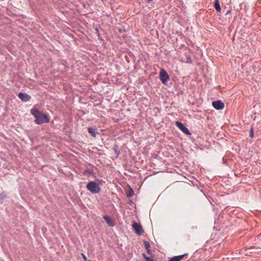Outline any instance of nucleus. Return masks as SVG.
<instances>
[{
  "mask_svg": "<svg viewBox=\"0 0 261 261\" xmlns=\"http://www.w3.org/2000/svg\"><path fill=\"white\" fill-rule=\"evenodd\" d=\"M31 114L35 117V122L37 124L48 123L49 118L46 114L41 113L37 109L33 108L31 111Z\"/></svg>",
  "mask_w": 261,
  "mask_h": 261,
  "instance_id": "obj_1",
  "label": "nucleus"
},
{
  "mask_svg": "<svg viewBox=\"0 0 261 261\" xmlns=\"http://www.w3.org/2000/svg\"><path fill=\"white\" fill-rule=\"evenodd\" d=\"M87 188L92 193H98L100 192V188L97 183L95 181H90L86 186Z\"/></svg>",
  "mask_w": 261,
  "mask_h": 261,
  "instance_id": "obj_2",
  "label": "nucleus"
},
{
  "mask_svg": "<svg viewBox=\"0 0 261 261\" xmlns=\"http://www.w3.org/2000/svg\"><path fill=\"white\" fill-rule=\"evenodd\" d=\"M160 77L162 82L165 84L169 80V76L164 69H161L160 71Z\"/></svg>",
  "mask_w": 261,
  "mask_h": 261,
  "instance_id": "obj_3",
  "label": "nucleus"
},
{
  "mask_svg": "<svg viewBox=\"0 0 261 261\" xmlns=\"http://www.w3.org/2000/svg\"><path fill=\"white\" fill-rule=\"evenodd\" d=\"M132 226L136 233L138 235L141 236L144 232L142 227L140 224L134 221L132 224Z\"/></svg>",
  "mask_w": 261,
  "mask_h": 261,
  "instance_id": "obj_4",
  "label": "nucleus"
},
{
  "mask_svg": "<svg viewBox=\"0 0 261 261\" xmlns=\"http://www.w3.org/2000/svg\"><path fill=\"white\" fill-rule=\"evenodd\" d=\"M176 125L185 134L190 135L191 133L188 128L179 121L175 122Z\"/></svg>",
  "mask_w": 261,
  "mask_h": 261,
  "instance_id": "obj_5",
  "label": "nucleus"
},
{
  "mask_svg": "<svg viewBox=\"0 0 261 261\" xmlns=\"http://www.w3.org/2000/svg\"><path fill=\"white\" fill-rule=\"evenodd\" d=\"M213 106L217 110H222L224 107V103L221 100H216L212 102Z\"/></svg>",
  "mask_w": 261,
  "mask_h": 261,
  "instance_id": "obj_6",
  "label": "nucleus"
},
{
  "mask_svg": "<svg viewBox=\"0 0 261 261\" xmlns=\"http://www.w3.org/2000/svg\"><path fill=\"white\" fill-rule=\"evenodd\" d=\"M18 97L22 101L25 102L29 101L31 98V97L28 94L21 92L18 93Z\"/></svg>",
  "mask_w": 261,
  "mask_h": 261,
  "instance_id": "obj_7",
  "label": "nucleus"
},
{
  "mask_svg": "<svg viewBox=\"0 0 261 261\" xmlns=\"http://www.w3.org/2000/svg\"><path fill=\"white\" fill-rule=\"evenodd\" d=\"M107 223L110 226H113L115 225V223L113 219L109 216L105 215L103 217Z\"/></svg>",
  "mask_w": 261,
  "mask_h": 261,
  "instance_id": "obj_8",
  "label": "nucleus"
},
{
  "mask_svg": "<svg viewBox=\"0 0 261 261\" xmlns=\"http://www.w3.org/2000/svg\"><path fill=\"white\" fill-rule=\"evenodd\" d=\"M187 255V254H185L181 255L175 256L170 259L168 261H180L183 258L184 256H186Z\"/></svg>",
  "mask_w": 261,
  "mask_h": 261,
  "instance_id": "obj_9",
  "label": "nucleus"
},
{
  "mask_svg": "<svg viewBox=\"0 0 261 261\" xmlns=\"http://www.w3.org/2000/svg\"><path fill=\"white\" fill-rule=\"evenodd\" d=\"M88 132L90 133L91 136L93 137H96V129L93 128L92 127L88 128Z\"/></svg>",
  "mask_w": 261,
  "mask_h": 261,
  "instance_id": "obj_10",
  "label": "nucleus"
},
{
  "mask_svg": "<svg viewBox=\"0 0 261 261\" xmlns=\"http://www.w3.org/2000/svg\"><path fill=\"white\" fill-rule=\"evenodd\" d=\"M214 7L215 9L218 12H220L221 11V7L219 4V0H215V3H214Z\"/></svg>",
  "mask_w": 261,
  "mask_h": 261,
  "instance_id": "obj_11",
  "label": "nucleus"
},
{
  "mask_svg": "<svg viewBox=\"0 0 261 261\" xmlns=\"http://www.w3.org/2000/svg\"><path fill=\"white\" fill-rule=\"evenodd\" d=\"M144 246L146 250H148V249H150V244L148 241H145L144 242Z\"/></svg>",
  "mask_w": 261,
  "mask_h": 261,
  "instance_id": "obj_12",
  "label": "nucleus"
},
{
  "mask_svg": "<svg viewBox=\"0 0 261 261\" xmlns=\"http://www.w3.org/2000/svg\"><path fill=\"white\" fill-rule=\"evenodd\" d=\"M143 256L145 259L146 261H153L152 259L150 258L149 257L147 256L145 254H143Z\"/></svg>",
  "mask_w": 261,
  "mask_h": 261,
  "instance_id": "obj_13",
  "label": "nucleus"
},
{
  "mask_svg": "<svg viewBox=\"0 0 261 261\" xmlns=\"http://www.w3.org/2000/svg\"><path fill=\"white\" fill-rule=\"evenodd\" d=\"M249 136H250L251 138H253V136H254V133H253V128H251V129H250Z\"/></svg>",
  "mask_w": 261,
  "mask_h": 261,
  "instance_id": "obj_14",
  "label": "nucleus"
},
{
  "mask_svg": "<svg viewBox=\"0 0 261 261\" xmlns=\"http://www.w3.org/2000/svg\"><path fill=\"white\" fill-rule=\"evenodd\" d=\"M133 194H134V192H133V191H132L131 192H129V193L127 194V196L128 197H132Z\"/></svg>",
  "mask_w": 261,
  "mask_h": 261,
  "instance_id": "obj_15",
  "label": "nucleus"
},
{
  "mask_svg": "<svg viewBox=\"0 0 261 261\" xmlns=\"http://www.w3.org/2000/svg\"><path fill=\"white\" fill-rule=\"evenodd\" d=\"M82 256L83 258H84V259L85 261H86L87 258V257L86 256V255L82 253Z\"/></svg>",
  "mask_w": 261,
  "mask_h": 261,
  "instance_id": "obj_16",
  "label": "nucleus"
},
{
  "mask_svg": "<svg viewBox=\"0 0 261 261\" xmlns=\"http://www.w3.org/2000/svg\"><path fill=\"white\" fill-rule=\"evenodd\" d=\"M147 250V253L148 254H150V249H148V250Z\"/></svg>",
  "mask_w": 261,
  "mask_h": 261,
  "instance_id": "obj_17",
  "label": "nucleus"
},
{
  "mask_svg": "<svg viewBox=\"0 0 261 261\" xmlns=\"http://www.w3.org/2000/svg\"><path fill=\"white\" fill-rule=\"evenodd\" d=\"M115 151H116V152H117V149H115Z\"/></svg>",
  "mask_w": 261,
  "mask_h": 261,
  "instance_id": "obj_18",
  "label": "nucleus"
},
{
  "mask_svg": "<svg viewBox=\"0 0 261 261\" xmlns=\"http://www.w3.org/2000/svg\"><path fill=\"white\" fill-rule=\"evenodd\" d=\"M88 261H91V260H88Z\"/></svg>",
  "mask_w": 261,
  "mask_h": 261,
  "instance_id": "obj_19",
  "label": "nucleus"
}]
</instances>
